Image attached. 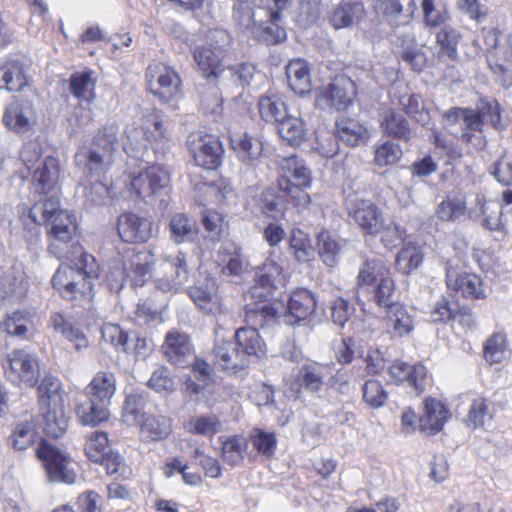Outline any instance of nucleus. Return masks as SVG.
<instances>
[{
  "mask_svg": "<svg viewBox=\"0 0 512 512\" xmlns=\"http://www.w3.org/2000/svg\"><path fill=\"white\" fill-rule=\"evenodd\" d=\"M171 432L170 420L165 416H146L142 419L141 433L150 440H162Z\"/></svg>",
  "mask_w": 512,
  "mask_h": 512,
  "instance_id": "13d9d810",
  "label": "nucleus"
},
{
  "mask_svg": "<svg viewBox=\"0 0 512 512\" xmlns=\"http://www.w3.org/2000/svg\"><path fill=\"white\" fill-rule=\"evenodd\" d=\"M276 287H266L255 278V284L246 293L245 320L250 325L264 327L274 321L277 310L270 303Z\"/></svg>",
  "mask_w": 512,
  "mask_h": 512,
  "instance_id": "39448f33",
  "label": "nucleus"
},
{
  "mask_svg": "<svg viewBox=\"0 0 512 512\" xmlns=\"http://www.w3.org/2000/svg\"><path fill=\"white\" fill-rule=\"evenodd\" d=\"M169 231L171 240L177 244L193 241L198 234L196 221L183 213L172 216Z\"/></svg>",
  "mask_w": 512,
  "mask_h": 512,
  "instance_id": "de8ad7c7",
  "label": "nucleus"
},
{
  "mask_svg": "<svg viewBox=\"0 0 512 512\" xmlns=\"http://www.w3.org/2000/svg\"><path fill=\"white\" fill-rule=\"evenodd\" d=\"M156 287L164 292L177 290L189 277L186 255L180 251L163 256L155 269Z\"/></svg>",
  "mask_w": 512,
  "mask_h": 512,
  "instance_id": "423d86ee",
  "label": "nucleus"
},
{
  "mask_svg": "<svg viewBox=\"0 0 512 512\" xmlns=\"http://www.w3.org/2000/svg\"><path fill=\"white\" fill-rule=\"evenodd\" d=\"M153 255L150 251H140L133 254L128 263L124 265L125 279H130L132 285L142 286L152 269Z\"/></svg>",
  "mask_w": 512,
  "mask_h": 512,
  "instance_id": "72a5a7b5",
  "label": "nucleus"
},
{
  "mask_svg": "<svg viewBox=\"0 0 512 512\" xmlns=\"http://www.w3.org/2000/svg\"><path fill=\"white\" fill-rule=\"evenodd\" d=\"M339 138L349 146L364 144L369 139V132L359 121L351 118H341L336 122Z\"/></svg>",
  "mask_w": 512,
  "mask_h": 512,
  "instance_id": "a18cd8bd",
  "label": "nucleus"
},
{
  "mask_svg": "<svg viewBox=\"0 0 512 512\" xmlns=\"http://www.w3.org/2000/svg\"><path fill=\"white\" fill-rule=\"evenodd\" d=\"M380 127L384 134L403 141L411 138V128L408 120L398 110L389 108L381 115Z\"/></svg>",
  "mask_w": 512,
  "mask_h": 512,
  "instance_id": "f704fd0d",
  "label": "nucleus"
},
{
  "mask_svg": "<svg viewBox=\"0 0 512 512\" xmlns=\"http://www.w3.org/2000/svg\"><path fill=\"white\" fill-rule=\"evenodd\" d=\"M482 32L488 52L487 62L489 68L495 77L496 83L508 89L512 86V73L504 64L499 62L501 46L507 33L497 28H484Z\"/></svg>",
  "mask_w": 512,
  "mask_h": 512,
  "instance_id": "f8f14e48",
  "label": "nucleus"
},
{
  "mask_svg": "<svg viewBox=\"0 0 512 512\" xmlns=\"http://www.w3.org/2000/svg\"><path fill=\"white\" fill-rule=\"evenodd\" d=\"M231 145L239 161L247 166H258L263 153V143L260 139L246 133L231 138Z\"/></svg>",
  "mask_w": 512,
  "mask_h": 512,
  "instance_id": "c85d7f7f",
  "label": "nucleus"
},
{
  "mask_svg": "<svg viewBox=\"0 0 512 512\" xmlns=\"http://www.w3.org/2000/svg\"><path fill=\"white\" fill-rule=\"evenodd\" d=\"M446 284L449 289L460 292L466 298H484L481 278L475 274L459 273L452 260L445 263Z\"/></svg>",
  "mask_w": 512,
  "mask_h": 512,
  "instance_id": "f3484780",
  "label": "nucleus"
},
{
  "mask_svg": "<svg viewBox=\"0 0 512 512\" xmlns=\"http://www.w3.org/2000/svg\"><path fill=\"white\" fill-rule=\"evenodd\" d=\"M223 57L224 51L219 46L204 45L196 47L194 50V59L207 79L211 77L217 79L225 72L222 66Z\"/></svg>",
  "mask_w": 512,
  "mask_h": 512,
  "instance_id": "a878e982",
  "label": "nucleus"
},
{
  "mask_svg": "<svg viewBox=\"0 0 512 512\" xmlns=\"http://www.w3.org/2000/svg\"><path fill=\"white\" fill-rule=\"evenodd\" d=\"M108 407L107 403L85 397V400L78 404L76 413L82 424L97 426L108 420L110 415Z\"/></svg>",
  "mask_w": 512,
  "mask_h": 512,
  "instance_id": "79ce46f5",
  "label": "nucleus"
},
{
  "mask_svg": "<svg viewBox=\"0 0 512 512\" xmlns=\"http://www.w3.org/2000/svg\"><path fill=\"white\" fill-rule=\"evenodd\" d=\"M255 278L266 287H277L284 280L283 268L276 260L269 257L257 268Z\"/></svg>",
  "mask_w": 512,
  "mask_h": 512,
  "instance_id": "338daca9",
  "label": "nucleus"
},
{
  "mask_svg": "<svg viewBox=\"0 0 512 512\" xmlns=\"http://www.w3.org/2000/svg\"><path fill=\"white\" fill-rule=\"evenodd\" d=\"M376 8L395 27L409 24L415 11L413 0H377Z\"/></svg>",
  "mask_w": 512,
  "mask_h": 512,
  "instance_id": "bb28decb",
  "label": "nucleus"
},
{
  "mask_svg": "<svg viewBox=\"0 0 512 512\" xmlns=\"http://www.w3.org/2000/svg\"><path fill=\"white\" fill-rule=\"evenodd\" d=\"M37 121L34 105L25 99L12 102L3 115V123L13 132L25 133L33 128Z\"/></svg>",
  "mask_w": 512,
  "mask_h": 512,
  "instance_id": "a211bd4d",
  "label": "nucleus"
},
{
  "mask_svg": "<svg viewBox=\"0 0 512 512\" xmlns=\"http://www.w3.org/2000/svg\"><path fill=\"white\" fill-rule=\"evenodd\" d=\"M166 359L173 365L180 368L190 366L195 360V352L189 336L177 330L169 331L165 336L162 345Z\"/></svg>",
  "mask_w": 512,
  "mask_h": 512,
  "instance_id": "2eb2a0df",
  "label": "nucleus"
},
{
  "mask_svg": "<svg viewBox=\"0 0 512 512\" xmlns=\"http://www.w3.org/2000/svg\"><path fill=\"white\" fill-rule=\"evenodd\" d=\"M146 403L144 393H131L125 398L122 408V420L129 426L136 425L144 418L143 409Z\"/></svg>",
  "mask_w": 512,
  "mask_h": 512,
  "instance_id": "6e6d98bb",
  "label": "nucleus"
},
{
  "mask_svg": "<svg viewBox=\"0 0 512 512\" xmlns=\"http://www.w3.org/2000/svg\"><path fill=\"white\" fill-rule=\"evenodd\" d=\"M423 260V255L419 248L409 243L405 245L397 255L396 268L403 274H409L417 269Z\"/></svg>",
  "mask_w": 512,
  "mask_h": 512,
  "instance_id": "774afa93",
  "label": "nucleus"
},
{
  "mask_svg": "<svg viewBox=\"0 0 512 512\" xmlns=\"http://www.w3.org/2000/svg\"><path fill=\"white\" fill-rule=\"evenodd\" d=\"M460 38L461 36L456 29L444 26L436 36V42L440 47L438 58L445 61H456L458 58L457 46Z\"/></svg>",
  "mask_w": 512,
  "mask_h": 512,
  "instance_id": "3c124183",
  "label": "nucleus"
},
{
  "mask_svg": "<svg viewBox=\"0 0 512 512\" xmlns=\"http://www.w3.org/2000/svg\"><path fill=\"white\" fill-rule=\"evenodd\" d=\"M217 264L227 277L241 276L246 269V261L241 249L234 243H222L217 253Z\"/></svg>",
  "mask_w": 512,
  "mask_h": 512,
  "instance_id": "cd10ccee",
  "label": "nucleus"
},
{
  "mask_svg": "<svg viewBox=\"0 0 512 512\" xmlns=\"http://www.w3.org/2000/svg\"><path fill=\"white\" fill-rule=\"evenodd\" d=\"M113 155L91 144L89 148H81L76 153L75 162L77 166H83L84 171L91 176L101 177L110 169L113 163Z\"/></svg>",
  "mask_w": 512,
  "mask_h": 512,
  "instance_id": "aec40b11",
  "label": "nucleus"
},
{
  "mask_svg": "<svg viewBox=\"0 0 512 512\" xmlns=\"http://www.w3.org/2000/svg\"><path fill=\"white\" fill-rule=\"evenodd\" d=\"M239 328L234 334L235 343L238 345L242 354L249 362V358L252 356H259L264 352L265 344L260 337L257 329L260 326Z\"/></svg>",
  "mask_w": 512,
  "mask_h": 512,
  "instance_id": "ea45409f",
  "label": "nucleus"
},
{
  "mask_svg": "<svg viewBox=\"0 0 512 512\" xmlns=\"http://www.w3.org/2000/svg\"><path fill=\"white\" fill-rule=\"evenodd\" d=\"M348 214L366 234L375 236L384 228L383 213L371 200L350 201Z\"/></svg>",
  "mask_w": 512,
  "mask_h": 512,
  "instance_id": "4468645a",
  "label": "nucleus"
},
{
  "mask_svg": "<svg viewBox=\"0 0 512 512\" xmlns=\"http://www.w3.org/2000/svg\"><path fill=\"white\" fill-rule=\"evenodd\" d=\"M150 92L163 103L176 100L181 93V78L175 69L162 62H152L146 70Z\"/></svg>",
  "mask_w": 512,
  "mask_h": 512,
  "instance_id": "20e7f679",
  "label": "nucleus"
},
{
  "mask_svg": "<svg viewBox=\"0 0 512 512\" xmlns=\"http://www.w3.org/2000/svg\"><path fill=\"white\" fill-rule=\"evenodd\" d=\"M355 95L354 82L346 76H339L319 91L316 106L321 109L344 111L352 104Z\"/></svg>",
  "mask_w": 512,
  "mask_h": 512,
  "instance_id": "9d476101",
  "label": "nucleus"
},
{
  "mask_svg": "<svg viewBox=\"0 0 512 512\" xmlns=\"http://www.w3.org/2000/svg\"><path fill=\"white\" fill-rule=\"evenodd\" d=\"M188 294L195 305L205 314H217L222 311L221 298L214 280H206L190 287Z\"/></svg>",
  "mask_w": 512,
  "mask_h": 512,
  "instance_id": "b1692460",
  "label": "nucleus"
},
{
  "mask_svg": "<svg viewBox=\"0 0 512 512\" xmlns=\"http://www.w3.org/2000/svg\"><path fill=\"white\" fill-rule=\"evenodd\" d=\"M258 108L265 122L278 124L288 114L286 103L276 94L262 96Z\"/></svg>",
  "mask_w": 512,
  "mask_h": 512,
  "instance_id": "603ef678",
  "label": "nucleus"
},
{
  "mask_svg": "<svg viewBox=\"0 0 512 512\" xmlns=\"http://www.w3.org/2000/svg\"><path fill=\"white\" fill-rule=\"evenodd\" d=\"M90 70L73 73L69 78L70 92L81 101L90 102L94 98L95 81Z\"/></svg>",
  "mask_w": 512,
  "mask_h": 512,
  "instance_id": "864d4df0",
  "label": "nucleus"
},
{
  "mask_svg": "<svg viewBox=\"0 0 512 512\" xmlns=\"http://www.w3.org/2000/svg\"><path fill=\"white\" fill-rule=\"evenodd\" d=\"M365 9L360 1H342L332 11L330 24L335 29L350 27L360 21Z\"/></svg>",
  "mask_w": 512,
  "mask_h": 512,
  "instance_id": "e433bc0d",
  "label": "nucleus"
},
{
  "mask_svg": "<svg viewBox=\"0 0 512 512\" xmlns=\"http://www.w3.org/2000/svg\"><path fill=\"white\" fill-rule=\"evenodd\" d=\"M280 168L283 174L278 179L279 190L290 195L297 204H308L310 196L304 190L311 186L312 177L304 160L292 155L282 159Z\"/></svg>",
  "mask_w": 512,
  "mask_h": 512,
  "instance_id": "f03ea898",
  "label": "nucleus"
},
{
  "mask_svg": "<svg viewBox=\"0 0 512 512\" xmlns=\"http://www.w3.org/2000/svg\"><path fill=\"white\" fill-rule=\"evenodd\" d=\"M27 85L25 67L21 62L11 61L0 67V89L22 91Z\"/></svg>",
  "mask_w": 512,
  "mask_h": 512,
  "instance_id": "c03bdc74",
  "label": "nucleus"
},
{
  "mask_svg": "<svg viewBox=\"0 0 512 512\" xmlns=\"http://www.w3.org/2000/svg\"><path fill=\"white\" fill-rule=\"evenodd\" d=\"M100 276V266L96 258L83 252L75 266L61 265L52 278V285L68 300L83 298L91 300L94 296L93 281Z\"/></svg>",
  "mask_w": 512,
  "mask_h": 512,
  "instance_id": "f257e3e1",
  "label": "nucleus"
},
{
  "mask_svg": "<svg viewBox=\"0 0 512 512\" xmlns=\"http://www.w3.org/2000/svg\"><path fill=\"white\" fill-rule=\"evenodd\" d=\"M187 143L198 166L207 170H214L220 166L224 149L216 136L193 133L188 137Z\"/></svg>",
  "mask_w": 512,
  "mask_h": 512,
  "instance_id": "9b49d317",
  "label": "nucleus"
},
{
  "mask_svg": "<svg viewBox=\"0 0 512 512\" xmlns=\"http://www.w3.org/2000/svg\"><path fill=\"white\" fill-rule=\"evenodd\" d=\"M317 248L319 257L326 266L333 268L337 265L342 245L329 231L323 230L317 235Z\"/></svg>",
  "mask_w": 512,
  "mask_h": 512,
  "instance_id": "09e8293b",
  "label": "nucleus"
},
{
  "mask_svg": "<svg viewBox=\"0 0 512 512\" xmlns=\"http://www.w3.org/2000/svg\"><path fill=\"white\" fill-rule=\"evenodd\" d=\"M286 76L288 86L295 94L303 96L311 92L310 69L305 60H291L286 66Z\"/></svg>",
  "mask_w": 512,
  "mask_h": 512,
  "instance_id": "2f4dec72",
  "label": "nucleus"
},
{
  "mask_svg": "<svg viewBox=\"0 0 512 512\" xmlns=\"http://www.w3.org/2000/svg\"><path fill=\"white\" fill-rule=\"evenodd\" d=\"M141 132L144 139L153 145L155 154L159 158L167 153L171 141V132L160 115H151L141 128Z\"/></svg>",
  "mask_w": 512,
  "mask_h": 512,
  "instance_id": "393cba45",
  "label": "nucleus"
},
{
  "mask_svg": "<svg viewBox=\"0 0 512 512\" xmlns=\"http://www.w3.org/2000/svg\"><path fill=\"white\" fill-rule=\"evenodd\" d=\"M289 247L295 259L300 263H305L314 258V249L307 233L299 228H294L290 232Z\"/></svg>",
  "mask_w": 512,
  "mask_h": 512,
  "instance_id": "5fc2aeb1",
  "label": "nucleus"
},
{
  "mask_svg": "<svg viewBox=\"0 0 512 512\" xmlns=\"http://www.w3.org/2000/svg\"><path fill=\"white\" fill-rule=\"evenodd\" d=\"M399 46L402 48V59L411 66L414 71L420 72L426 65V57L417 48L416 34L414 31L401 33L397 37Z\"/></svg>",
  "mask_w": 512,
  "mask_h": 512,
  "instance_id": "37998d69",
  "label": "nucleus"
},
{
  "mask_svg": "<svg viewBox=\"0 0 512 512\" xmlns=\"http://www.w3.org/2000/svg\"><path fill=\"white\" fill-rule=\"evenodd\" d=\"M49 324L55 332L60 333L68 341L73 343L76 350L81 351L89 346L83 331L73 325L61 312L52 313Z\"/></svg>",
  "mask_w": 512,
  "mask_h": 512,
  "instance_id": "4c0bfd02",
  "label": "nucleus"
},
{
  "mask_svg": "<svg viewBox=\"0 0 512 512\" xmlns=\"http://www.w3.org/2000/svg\"><path fill=\"white\" fill-rule=\"evenodd\" d=\"M101 339L103 343L109 344L118 352L129 351L130 336L118 324L104 323L101 327Z\"/></svg>",
  "mask_w": 512,
  "mask_h": 512,
  "instance_id": "69168bd1",
  "label": "nucleus"
},
{
  "mask_svg": "<svg viewBox=\"0 0 512 512\" xmlns=\"http://www.w3.org/2000/svg\"><path fill=\"white\" fill-rule=\"evenodd\" d=\"M46 225L49 226L48 250L56 258L61 259L66 255V247L76 234L75 219L68 212H61Z\"/></svg>",
  "mask_w": 512,
  "mask_h": 512,
  "instance_id": "ddd939ff",
  "label": "nucleus"
},
{
  "mask_svg": "<svg viewBox=\"0 0 512 512\" xmlns=\"http://www.w3.org/2000/svg\"><path fill=\"white\" fill-rule=\"evenodd\" d=\"M390 378L395 383H407L418 393H422L427 385V369L421 363L409 365L402 361H394L389 367Z\"/></svg>",
  "mask_w": 512,
  "mask_h": 512,
  "instance_id": "4be33fe9",
  "label": "nucleus"
},
{
  "mask_svg": "<svg viewBox=\"0 0 512 512\" xmlns=\"http://www.w3.org/2000/svg\"><path fill=\"white\" fill-rule=\"evenodd\" d=\"M185 429L192 434L211 437L220 430V421L214 414L192 416L185 423Z\"/></svg>",
  "mask_w": 512,
  "mask_h": 512,
  "instance_id": "052dcab7",
  "label": "nucleus"
},
{
  "mask_svg": "<svg viewBox=\"0 0 512 512\" xmlns=\"http://www.w3.org/2000/svg\"><path fill=\"white\" fill-rule=\"evenodd\" d=\"M390 274L386 263L378 258H366L362 262L356 277V294L359 299L361 291H366L376 281L382 280Z\"/></svg>",
  "mask_w": 512,
  "mask_h": 512,
  "instance_id": "7c9ffc66",
  "label": "nucleus"
},
{
  "mask_svg": "<svg viewBox=\"0 0 512 512\" xmlns=\"http://www.w3.org/2000/svg\"><path fill=\"white\" fill-rule=\"evenodd\" d=\"M117 231L126 243H145L152 236V223L146 217L125 212L118 217Z\"/></svg>",
  "mask_w": 512,
  "mask_h": 512,
  "instance_id": "dca6fc26",
  "label": "nucleus"
},
{
  "mask_svg": "<svg viewBox=\"0 0 512 512\" xmlns=\"http://www.w3.org/2000/svg\"><path fill=\"white\" fill-rule=\"evenodd\" d=\"M272 2L273 6L259 8V13L262 15H260L252 33L256 40L267 45L281 43L287 37L282 12L289 0H272Z\"/></svg>",
  "mask_w": 512,
  "mask_h": 512,
  "instance_id": "7ed1b4c3",
  "label": "nucleus"
},
{
  "mask_svg": "<svg viewBox=\"0 0 512 512\" xmlns=\"http://www.w3.org/2000/svg\"><path fill=\"white\" fill-rule=\"evenodd\" d=\"M399 105L404 112L422 126L428 124L430 120L429 111L425 108L421 96L418 94H405L399 98Z\"/></svg>",
  "mask_w": 512,
  "mask_h": 512,
  "instance_id": "bf43d9fd",
  "label": "nucleus"
},
{
  "mask_svg": "<svg viewBox=\"0 0 512 512\" xmlns=\"http://www.w3.org/2000/svg\"><path fill=\"white\" fill-rule=\"evenodd\" d=\"M6 377L15 384L33 387L39 378L38 359L24 349L12 351L4 364Z\"/></svg>",
  "mask_w": 512,
  "mask_h": 512,
  "instance_id": "0eeeda50",
  "label": "nucleus"
},
{
  "mask_svg": "<svg viewBox=\"0 0 512 512\" xmlns=\"http://www.w3.org/2000/svg\"><path fill=\"white\" fill-rule=\"evenodd\" d=\"M116 391V378L111 372H98L84 390V396L110 405Z\"/></svg>",
  "mask_w": 512,
  "mask_h": 512,
  "instance_id": "473e14b6",
  "label": "nucleus"
},
{
  "mask_svg": "<svg viewBox=\"0 0 512 512\" xmlns=\"http://www.w3.org/2000/svg\"><path fill=\"white\" fill-rule=\"evenodd\" d=\"M331 369L328 365L310 362L301 366L298 373L303 381L304 388L312 393L322 389L324 379L330 375Z\"/></svg>",
  "mask_w": 512,
  "mask_h": 512,
  "instance_id": "49530a36",
  "label": "nucleus"
},
{
  "mask_svg": "<svg viewBox=\"0 0 512 512\" xmlns=\"http://www.w3.org/2000/svg\"><path fill=\"white\" fill-rule=\"evenodd\" d=\"M215 365L228 373H236L247 367L248 361L232 340L216 339L213 349Z\"/></svg>",
  "mask_w": 512,
  "mask_h": 512,
  "instance_id": "6ab92c4d",
  "label": "nucleus"
},
{
  "mask_svg": "<svg viewBox=\"0 0 512 512\" xmlns=\"http://www.w3.org/2000/svg\"><path fill=\"white\" fill-rule=\"evenodd\" d=\"M40 425L47 436L58 438L62 436L68 427L62 404L44 406L40 409Z\"/></svg>",
  "mask_w": 512,
  "mask_h": 512,
  "instance_id": "c9c22d12",
  "label": "nucleus"
},
{
  "mask_svg": "<svg viewBox=\"0 0 512 512\" xmlns=\"http://www.w3.org/2000/svg\"><path fill=\"white\" fill-rule=\"evenodd\" d=\"M60 175L59 160L55 157H45L32 170L31 187L37 194H47L54 190L58 184Z\"/></svg>",
  "mask_w": 512,
  "mask_h": 512,
  "instance_id": "412c9836",
  "label": "nucleus"
},
{
  "mask_svg": "<svg viewBox=\"0 0 512 512\" xmlns=\"http://www.w3.org/2000/svg\"><path fill=\"white\" fill-rule=\"evenodd\" d=\"M60 388L61 383L56 377L46 376L41 380L38 386V403L41 410H44V406L62 404Z\"/></svg>",
  "mask_w": 512,
  "mask_h": 512,
  "instance_id": "680f3d73",
  "label": "nucleus"
},
{
  "mask_svg": "<svg viewBox=\"0 0 512 512\" xmlns=\"http://www.w3.org/2000/svg\"><path fill=\"white\" fill-rule=\"evenodd\" d=\"M372 299L375 303L386 311L391 310L392 306L400 305L395 294V283L390 274L382 278L375 286L372 293Z\"/></svg>",
  "mask_w": 512,
  "mask_h": 512,
  "instance_id": "4d7b16f0",
  "label": "nucleus"
},
{
  "mask_svg": "<svg viewBox=\"0 0 512 512\" xmlns=\"http://www.w3.org/2000/svg\"><path fill=\"white\" fill-rule=\"evenodd\" d=\"M280 138L288 145L297 147L306 138L307 127L301 117L287 114L278 124Z\"/></svg>",
  "mask_w": 512,
  "mask_h": 512,
  "instance_id": "58836bf2",
  "label": "nucleus"
},
{
  "mask_svg": "<svg viewBox=\"0 0 512 512\" xmlns=\"http://www.w3.org/2000/svg\"><path fill=\"white\" fill-rule=\"evenodd\" d=\"M387 326L393 337H403L413 330V320L405 307L400 304L386 311Z\"/></svg>",
  "mask_w": 512,
  "mask_h": 512,
  "instance_id": "8fccbe9b",
  "label": "nucleus"
},
{
  "mask_svg": "<svg viewBox=\"0 0 512 512\" xmlns=\"http://www.w3.org/2000/svg\"><path fill=\"white\" fill-rule=\"evenodd\" d=\"M27 282L22 272L10 269L0 276V299L17 301L24 297Z\"/></svg>",
  "mask_w": 512,
  "mask_h": 512,
  "instance_id": "a19ab883",
  "label": "nucleus"
},
{
  "mask_svg": "<svg viewBox=\"0 0 512 512\" xmlns=\"http://www.w3.org/2000/svg\"><path fill=\"white\" fill-rule=\"evenodd\" d=\"M61 212L65 211L60 209L59 200L57 198H48L34 204L30 209L29 216L34 223L43 225L52 221L56 216H59Z\"/></svg>",
  "mask_w": 512,
  "mask_h": 512,
  "instance_id": "0e129e2a",
  "label": "nucleus"
},
{
  "mask_svg": "<svg viewBox=\"0 0 512 512\" xmlns=\"http://www.w3.org/2000/svg\"><path fill=\"white\" fill-rule=\"evenodd\" d=\"M36 453L39 459L43 461L50 481L65 484L75 483L76 474L69 467L71 461L62 451L42 440Z\"/></svg>",
  "mask_w": 512,
  "mask_h": 512,
  "instance_id": "6e6552de",
  "label": "nucleus"
},
{
  "mask_svg": "<svg viewBox=\"0 0 512 512\" xmlns=\"http://www.w3.org/2000/svg\"><path fill=\"white\" fill-rule=\"evenodd\" d=\"M170 177L168 172L160 165H151L131 176L130 188L145 201H152L168 186Z\"/></svg>",
  "mask_w": 512,
  "mask_h": 512,
  "instance_id": "1a4fd4ad",
  "label": "nucleus"
},
{
  "mask_svg": "<svg viewBox=\"0 0 512 512\" xmlns=\"http://www.w3.org/2000/svg\"><path fill=\"white\" fill-rule=\"evenodd\" d=\"M450 414L441 401L427 398L424 402V414L420 417V429L429 435H434L443 429Z\"/></svg>",
  "mask_w": 512,
  "mask_h": 512,
  "instance_id": "c756f323",
  "label": "nucleus"
},
{
  "mask_svg": "<svg viewBox=\"0 0 512 512\" xmlns=\"http://www.w3.org/2000/svg\"><path fill=\"white\" fill-rule=\"evenodd\" d=\"M2 327L7 334L21 338L29 339L31 332V320L28 313L22 311H15L8 315Z\"/></svg>",
  "mask_w": 512,
  "mask_h": 512,
  "instance_id": "e2e57ef3",
  "label": "nucleus"
},
{
  "mask_svg": "<svg viewBox=\"0 0 512 512\" xmlns=\"http://www.w3.org/2000/svg\"><path fill=\"white\" fill-rule=\"evenodd\" d=\"M317 307L318 301L311 291L307 289L294 291L288 301L286 321L290 325L305 321Z\"/></svg>",
  "mask_w": 512,
  "mask_h": 512,
  "instance_id": "5701e85b",
  "label": "nucleus"
}]
</instances>
